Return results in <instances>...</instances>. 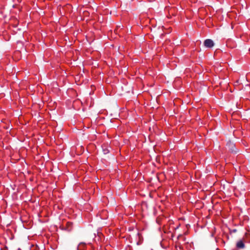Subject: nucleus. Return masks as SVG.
Returning a JSON list of instances; mask_svg holds the SVG:
<instances>
[{
  "instance_id": "obj_1",
  "label": "nucleus",
  "mask_w": 250,
  "mask_h": 250,
  "mask_svg": "<svg viewBox=\"0 0 250 250\" xmlns=\"http://www.w3.org/2000/svg\"><path fill=\"white\" fill-rule=\"evenodd\" d=\"M106 115L111 119H117L120 113L118 110H105Z\"/></svg>"
},
{
  "instance_id": "obj_2",
  "label": "nucleus",
  "mask_w": 250,
  "mask_h": 250,
  "mask_svg": "<svg viewBox=\"0 0 250 250\" xmlns=\"http://www.w3.org/2000/svg\"><path fill=\"white\" fill-rule=\"evenodd\" d=\"M204 44L206 47L211 48L214 46V43L212 40L206 39L204 42Z\"/></svg>"
},
{
  "instance_id": "obj_3",
  "label": "nucleus",
  "mask_w": 250,
  "mask_h": 250,
  "mask_svg": "<svg viewBox=\"0 0 250 250\" xmlns=\"http://www.w3.org/2000/svg\"><path fill=\"white\" fill-rule=\"evenodd\" d=\"M227 146L231 152H236V150H235V146L232 142L230 141L228 142Z\"/></svg>"
},
{
  "instance_id": "obj_10",
  "label": "nucleus",
  "mask_w": 250,
  "mask_h": 250,
  "mask_svg": "<svg viewBox=\"0 0 250 250\" xmlns=\"http://www.w3.org/2000/svg\"><path fill=\"white\" fill-rule=\"evenodd\" d=\"M236 231H237V230H236V229H233V230H232V231H233V232H236Z\"/></svg>"
},
{
  "instance_id": "obj_4",
  "label": "nucleus",
  "mask_w": 250,
  "mask_h": 250,
  "mask_svg": "<svg viewBox=\"0 0 250 250\" xmlns=\"http://www.w3.org/2000/svg\"><path fill=\"white\" fill-rule=\"evenodd\" d=\"M236 248L239 249H243L245 247V245L244 242V240L242 239L239 240L236 243Z\"/></svg>"
},
{
  "instance_id": "obj_9",
  "label": "nucleus",
  "mask_w": 250,
  "mask_h": 250,
  "mask_svg": "<svg viewBox=\"0 0 250 250\" xmlns=\"http://www.w3.org/2000/svg\"><path fill=\"white\" fill-rule=\"evenodd\" d=\"M104 153L105 154V153H108V150H104Z\"/></svg>"
},
{
  "instance_id": "obj_8",
  "label": "nucleus",
  "mask_w": 250,
  "mask_h": 250,
  "mask_svg": "<svg viewBox=\"0 0 250 250\" xmlns=\"http://www.w3.org/2000/svg\"><path fill=\"white\" fill-rule=\"evenodd\" d=\"M115 106H114V108H117L118 105L116 103L114 104Z\"/></svg>"
},
{
  "instance_id": "obj_7",
  "label": "nucleus",
  "mask_w": 250,
  "mask_h": 250,
  "mask_svg": "<svg viewBox=\"0 0 250 250\" xmlns=\"http://www.w3.org/2000/svg\"><path fill=\"white\" fill-rule=\"evenodd\" d=\"M233 114H234V116H235L236 114H238V112L236 111H235L232 113V115H233Z\"/></svg>"
},
{
  "instance_id": "obj_5",
  "label": "nucleus",
  "mask_w": 250,
  "mask_h": 250,
  "mask_svg": "<svg viewBox=\"0 0 250 250\" xmlns=\"http://www.w3.org/2000/svg\"><path fill=\"white\" fill-rule=\"evenodd\" d=\"M72 223L71 222H67L66 225L64 227L65 229L68 231H70L72 229Z\"/></svg>"
},
{
  "instance_id": "obj_6",
  "label": "nucleus",
  "mask_w": 250,
  "mask_h": 250,
  "mask_svg": "<svg viewBox=\"0 0 250 250\" xmlns=\"http://www.w3.org/2000/svg\"><path fill=\"white\" fill-rule=\"evenodd\" d=\"M236 107L239 109H241L243 108V106L241 105L240 104H238V103L236 104Z\"/></svg>"
}]
</instances>
